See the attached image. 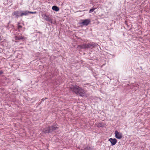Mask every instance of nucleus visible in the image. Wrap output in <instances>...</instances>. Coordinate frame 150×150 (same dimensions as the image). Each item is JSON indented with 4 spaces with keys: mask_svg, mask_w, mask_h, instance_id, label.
<instances>
[{
    "mask_svg": "<svg viewBox=\"0 0 150 150\" xmlns=\"http://www.w3.org/2000/svg\"><path fill=\"white\" fill-rule=\"evenodd\" d=\"M58 129L57 125L49 126L48 127L43 129L42 132L45 134H53L55 130Z\"/></svg>",
    "mask_w": 150,
    "mask_h": 150,
    "instance_id": "nucleus-1",
    "label": "nucleus"
},
{
    "mask_svg": "<svg viewBox=\"0 0 150 150\" xmlns=\"http://www.w3.org/2000/svg\"><path fill=\"white\" fill-rule=\"evenodd\" d=\"M52 9L53 10L55 11H58L59 10V7L56 6H53L52 7Z\"/></svg>",
    "mask_w": 150,
    "mask_h": 150,
    "instance_id": "nucleus-10",
    "label": "nucleus"
},
{
    "mask_svg": "<svg viewBox=\"0 0 150 150\" xmlns=\"http://www.w3.org/2000/svg\"><path fill=\"white\" fill-rule=\"evenodd\" d=\"M96 8L93 7L92 8L90 9L89 11V13H91L93 12L95 9Z\"/></svg>",
    "mask_w": 150,
    "mask_h": 150,
    "instance_id": "nucleus-13",
    "label": "nucleus"
},
{
    "mask_svg": "<svg viewBox=\"0 0 150 150\" xmlns=\"http://www.w3.org/2000/svg\"><path fill=\"white\" fill-rule=\"evenodd\" d=\"M47 99V98H43L42 99V101H44L45 100V99Z\"/></svg>",
    "mask_w": 150,
    "mask_h": 150,
    "instance_id": "nucleus-17",
    "label": "nucleus"
},
{
    "mask_svg": "<svg viewBox=\"0 0 150 150\" xmlns=\"http://www.w3.org/2000/svg\"><path fill=\"white\" fill-rule=\"evenodd\" d=\"M71 90L76 94L79 95L81 96H83L84 93L82 91H83L81 88L76 85L72 86L70 87Z\"/></svg>",
    "mask_w": 150,
    "mask_h": 150,
    "instance_id": "nucleus-2",
    "label": "nucleus"
},
{
    "mask_svg": "<svg viewBox=\"0 0 150 150\" xmlns=\"http://www.w3.org/2000/svg\"><path fill=\"white\" fill-rule=\"evenodd\" d=\"M82 22H80V24L81 25H82L81 26L84 25V20H82Z\"/></svg>",
    "mask_w": 150,
    "mask_h": 150,
    "instance_id": "nucleus-14",
    "label": "nucleus"
},
{
    "mask_svg": "<svg viewBox=\"0 0 150 150\" xmlns=\"http://www.w3.org/2000/svg\"><path fill=\"white\" fill-rule=\"evenodd\" d=\"M24 13H23L22 14V15H24L25 16H27L28 15L29 13L31 14H36L37 13L36 11L35 12H31L28 11H24Z\"/></svg>",
    "mask_w": 150,
    "mask_h": 150,
    "instance_id": "nucleus-8",
    "label": "nucleus"
},
{
    "mask_svg": "<svg viewBox=\"0 0 150 150\" xmlns=\"http://www.w3.org/2000/svg\"><path fill=\"white\" fill-rule=\"evenodd\" d=\"M109 141L111 142L112 145H115L117 142V140L115 139H113L112 138H110L109 139Z\"/></svg>",
    "mask_w": 150,
    "mask_h": 150,
    "instance_id": "nucleus-7",
    "label": "nucleus"
},
{
    "mask_svg": "<svg viewBox=\"0 0 150 150\" xmlns=\"http://www.w3.org/2000/svg\"><path fill=\"white\" fill-rule=\"evenodd\" d=\"M90 147H87L85 148V150H90Z\"/></svg>",
    "mask_w": 150,
    "mask_h": 150,
    "instance_id": "nucleus-15",
    "label": "nucleus"
},
{
    "mask_svg": "<svg viewBox=\"0 0 150 150\" xmlns=\"http://www.w3.org/2000/svg\"><path fill=\"white\" fill-rule=\"evenodd\" d=\"M115 137L118 139H121L122 137V133L118 132L116 130L115 132Z\"/></svg>",
    "mask_w": 150,
    "mask_h": 150,
    "instance_id": "nucleus-5",
    "label": "nucleus"
},
{
    "mask_svg": "<svg viewBox=\"0 0 150 150\" xmlns=\"http://www.w3.org/2000/svg\"><path fill=\"white\" fill-rule=\"evenodd\" d=\"M41 16L44 19L48 22H52V20L50 17L46 15L45 14H42Z\"/></svg>",
    "mask_w": 150,
    "mask_h": 150,
    "instance_id": "nucleus-6",
    "label": "nucleus"
},
{
    "mask_svg": "<svg viewBox=\"0 0 150 150\" xmlns=\"http://www.w3.org/2000/svg\"><path fill=\"white\" fill-rule=\"evenodd\" d=\"M20 24V23H18L17 24V25H18L17 28H18V30L19 31L20 30V29L22 28V26L21 25H19Z\"/></svg>",
    "mask_w": 150,
    "mask_h": 150,
    "instance_id": "nucleus-12",
    "label": "nucleus"
},
{
    "mask_svg": "<svg viewBox=\"0 0 150 150\" xmlns=\"http://www.w3.org/2000/svg\"><path fill=\"white\" fill-rule=\"evenodd\" d=\"M91 22V20L89 19H85V25H87Z\"/></svg>",
    "mask_w": 150,
    "mask_h": 150,
    "instance_id": "nucleus-11",
    "label": "nucleus"
},
{
    "mask_svg": "<svg viewBox=\"0 0 150 150\" xmlns=\"http://www.w3.org/2000/svg\"><path fill=\"white\" fill-rule=\"evenodd\" d=\"M3 73L4 72H3V71L0 70V75L3 74Z\"/></svg>",
    "mask_w": 150,
    "mask_h": 150,
    "instance_id": "nucleus-16",
    "label": "nucleus"
},
{
    "mask_svg": "<svg viewBox=\"0 0 150 150\" xmlns=\"http://www.w3.org/2000/svg\"><path fill=\"white\" fill-rule=\"evenodd\" d=\"M24 11H21L19 12L18 11H15L13 13H12V16H15L16 18H18L19 17H22L24 15H22V14L24 13Z\"/></svg>",
    "mask_w": 150,
    "mask_h": 150,
    "instance_id": "nucleus-3",
    "label": "nucleus"
},
{
    "mask_svg": "<svg viewBox=\"0 0 150 150\" xmlns=\"http://www.w3.org/2000/svg\"><path fill=\"white\" fill-rule=\"evenodd\" d=\"M14 38L15 40L25 39V38L24 37L21 35L15 36L14 37Z\"/></svg>",
    "mask_w": 150,
    "mask_h": 150,
    "instance_id": "nucleus-9",
    "label": "nucleus"
},
{
    "mask_svg": "<svg viewBox=\"0 0 150 150\" xmlns=\"http://www.w3.org/2000/svg\"><path fill=\"white\" fill-rule=\"evenodd\" d=\"M97 44L91 42L88 44H85V48H93L97 46Z\"/></svg>",
    "mask_w": 150,
    "mask_h": 150,
    "instance_id": "nucleus-4",
    "label": "nucleus"
}]
</instances>
